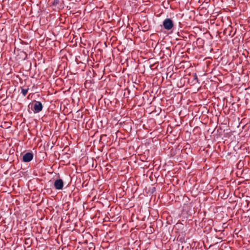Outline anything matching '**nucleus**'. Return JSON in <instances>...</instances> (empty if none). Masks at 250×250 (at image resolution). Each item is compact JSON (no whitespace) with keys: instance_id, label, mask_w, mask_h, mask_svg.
<instances>
[{"instance_id":"nucleus-4","label":"nucleus","mask_w":250,"mask_h":250,"mask_svg":"<svg viewBox=\"0 0 250 250\" xmlns=\"http://www.w3.org/2000/svg\"><path fill=\"white\" fill-rule=\"evenodd\" d=\"M33 158V154L31 152H27L25 153L22 157V161L24 162H29Z\"/></svg>"},{"instance_id":"nucleus-5","label":"nucleus","mask_w":250,"mask_h":250,"mask_svg":"<svg viewBox=\"0 0 250 250\" xmlns=\"http://www.w3.org/2000/svg\"><path fill=\"white\" fill-rule=\"evenodd\" d=\"M21 93H22V94L23 95V96H25L28 91V90L29 89L28 88H27V89H24L23 88H21Z\"/></svg>"},{"instance_id":"nucleus-1","label":"nucleus","mask_w":250,"mask_h":250,"mask_svg":"<svg viewBox=\"0 0 250 250\" xmlns=\"http://www.w3.org/2000/svg\"><path fill=\"white\" fill-rule=\"evenodd\" d=\"M163 25L165 29L170 30L173 27L174 24L171 19L167 18L163 21Z\"/></svg>"},{"instance_id":"nucleus-6","label":"nucleus","mask_w":250,"mask_h":250,"mask_svg":"<svg viewBox=\"0 0 250 250\" xmlns=\"http://www.w3.org/2000/svg\"><path fill=\"white\" fill-rule=\"evenodd\" d=\"M193 76H194L193 80H195L197 82H198V77H197V74L196 73H194L193 74Z\"/></svg>"},{"instance_id":"nucleus-3","label":"nucleus","mask_w":250,"mask_h":250,"mask_svg":"<svg viewBox=\"0 0 250 250\" xmlns=\"http://www.w3.org/2000/svg\"><path fill=\"white\" fill-rule=\"evenodd\" d=\"M54 185L56 189L61 190L63 188L64 184L62 179H59L55 180Z\"/></svg>"},{"instance_id":"nucleus-2","label":"nucleus","mask_w":250,"mask_h":250,"mask_svg":"<svg viewBox=\"0 0 250 250\" xmlns=\"http://www.w3.org/2000/svg\"><path fill=\"white\" fill-rule=\"evenodd\" d=\"M34 112L38 113L41 112L43 108V106L41 102L35 101L34 103Z\"/></svg>"}]
</instances>
